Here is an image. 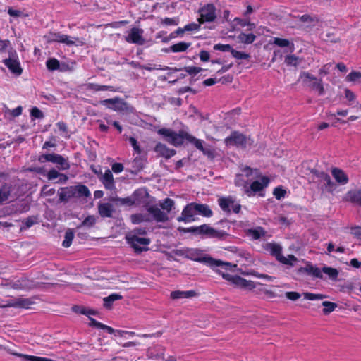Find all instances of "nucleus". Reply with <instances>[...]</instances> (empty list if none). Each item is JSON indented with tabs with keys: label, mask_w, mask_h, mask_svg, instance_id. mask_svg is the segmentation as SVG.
<instances>
[{
	"label": "nucleus",
	"mask_w": 361,
	"mask_h": 361,
	"mask_svg": "<svg viewBox=\"0 0 361 361\" xmlns=\"http://www.w3.org/2000/svg\"><path fill=\"white\" fill-rule=\"evenodd\" d=\"M158 133L163 135L168 142L174 146H180L183 145L184 140H187L188 142L193 143L195 147L200 151H203L204 148L202 140L197 139L183 130L177 133L171 129L163 128L158 130Z\"/></svg>",
	"instance_id": "1"
},
{
	"label": "nucleus",
	"mask_w": 361,
	"mask_h": 361,
	"mask_svg": "<svg viewBox=\"0 0 361 361\" xmlns=\"http://www.w3.org/2000/svg\"><path fill=\"white\" fill-rule=\"evenodd\" d=\"M322 271L329 276V279L336 281L338 276V271L333 267H324L322 270L313 267L312 264H307L305 267H300L298 269V274L307 273L317 278L322 279Z\"/></svg>",
	"instance_id": "2"
},
{
	"label": "nucleus",
	"mask_w": 361,
	"mask_h": 361,
	"mask_svg": "<svg viewBox=\"0 0 361 361\" xmlns=\"http://www.w3.org/2000/svg\"><path fill=\"white\" fill-rule=\"evenodd\" d=\"M227 146H236L243 149L250 147L253 145L254 141L250 137H246L242 133L235 131L225 139Z\"/></svg>",
	"instance_id": "3"
},
{
	"label": "nucleus",
	"mask_w": 361,
	"mask_h": 361,
	"mask_svg": "<svg viewBox=\"0 0 361 361\" xmlns=\"http://www.w3.org/2000/svg\"><path fill=\"white\" fill-rule=\"evenodd\" d=\"M219 274L221 275L222 277L228 281H231L233 284L235 285L238 287L252 290L255 288V284L252 281H247L244 278H242L239 276H232L231 274L223 272L220 269L215 270Z\"/></svg>",
	"instance_id": "4"
},
{
	"label": "nucleus",
	"mask_w": 361,
	"mask_h": 361,
	"mask_svg": "<svg viewBox=\"0 0 361 361\" xmlns=\"http://www.w3.org/2000/svg\"><path fill=\"white\" fill-rule=\"evenodd\" d=\"M38 160L41 163L49 161L56 164L59 166V169L61 170H67L70 168V164L68 159H65L60 154L54 153L41 154L39 157Z\"/></svg>",
	"instance_id": "5"
},
{
	"label": "nucleus",
	"mask_w": 361,
	"mask_h": 361,
	"mask_svg": "<svg viewBox=\"0 0 361 361\" xmlns=\"http://www.w3.org/2000/svg\"><path fill=\"white\" fill-rule=\"evenodd\" d=\"M4 65L14 75L18 76L23 73V68L20 66L17 53L15 50L9 51V57L3 61Z\"/></svg>",
	"instance_id": "6"
},
{
	"label": "nucleus",
	"mask_w": 361,
	"mask_h": 361,
	"mask_svg": "<svg viewBox=\"0 0 361 361\" xmlns=\"http://www.w3.org/2000/svg\"><path fill=\"white\" fill-rule=\"evenodd\" d=\"M126 239L128 244H130L134 249L136 253H140L142 251L148 250L147 246L150 240L146 238H141L136 235H126Z\"/></svg>",
	"instance_id": "7"
},
{
	"label": "nucleus",
	"mask_w": 361,
	"mask_h": 361,
	"mask_svg": "<svg viewBox=\"0 0 361 361\" xmlns=\"http://www.w3.org/2000/svg\"><path fill=\"white\" fill-rule=\"evenodd\" d=\"M200 18L198 22L200 24L208 22H214L216 18V7L213 4H207L199 9Z\"/></svg>",
	"instance_id": "8"
},
{
	"label": "nucleus",
	"mask_w": 361,
	"mask_h": 361,
	"mask_svg": "<svg viewBox=\"0 0 361 361\" xmlns=\"http://www.w3.org/2000/svg\"><path fill=\"white\" fill-rule=\"evenodd\" d=\"M193 259L196 262L206 264L213 269L216 267H221L225 270H228L233 267H236V264H232L230 262H223L220 259H215L209 256L194 258Z\"/></svg>",
	"instance_id": "9"
},
{
	"label": "nucleus",
	"mask_w": 361,
	"mask_h": 361,
	"mask_svg": "<svg viewBox=\"0 0 361 361\" xmlns=\"http://www.w3.org/2000/svg\"><path fill=\"white\" fill-rule=\"evenodd\" d=\"M269 183V178L263 176L262 177L260 180H254L250 186L245 185L244 192L249 197L254 196L256 192H260L264 188H266L268 185Z\"/></svg>",
	"instance_id": "10"
},
{
	"label": "nucleus",
	"mask_w": 361,
	"mask_h": 361,
	"mask_svg": "<svg viewBox=\"0 0 361 361\" xmlns=\"http://www.w3.org/2000/svg\"><path fill=\"white\" fill-rule=\"evenodd\" d=\"M44 37L48 43L59 42L68 46L75 44V42L71 40L69 36L62 34L61 32H49Z\"/></svg>",
	"instance_id": "11"
},
{
	"label": "nucleus",
	"mask_w": 361,
	"mask_h": 361,
	"mask_svg": "<svg viewBox=\"0 0 361 361\" xmlns=\"http://www.w3.org/2000/svg\"><path fill=\"white\" fill-rule=\"evenodd\" d=\"M35 298H14L6 302V304L1 305L2 308L5 307H18L28 309L35 303Z\"/></svg>",
	"instance_id": "12"
},
{
	"label": "nucleus",
	"mask_w": 361,
	"mask_h": 361,
	"mask_svg": "<svg viewBox=\"0 0 361 361\" xmlns=\"http://www.w3.org/2000/svg\"><path fill=\"white\" fill-rule=\"evenodd\" d=\"M204 235L209 238H216L219 239H223L228 234L223 231H217L212 228L207 224H203L198 226V234Z\"/></svg>",
	"instance_id": "13"
},
{
	"label": "nucleus",
	"mask_w": 361,
	"mask_h": 361,
	"mask_svg": "<svg viewBox=\"0 0 361 361\" xmlns=\"http://www.w3.org/2000/svg\"><path fill=\"white\" fill-rule=\"evenodd\" d=\"M142 34V29L138 27H133L128 31V34L125 37V39L128 43L142 45L145 43Z\"/></svg>",
	"instance_id": "14"
},
{
	"label": "nucleus",
	"mask_w": 361,
	"mask_h": 361,
	"mask_svg": "<svg viewBox=\"0 0 361 361\" xmlns=\"http://www.w3.org/2000/svg\"><path fill=\"white\" fill-rule=\"evenodd\" d=\"M197 214L195 203L188 204L182 211L181 215L177 218V221L189 223L195 220V215Z\"/></svg>",
	"instance_id": "15"
},
{
	"label": "nucleus",
	"mask_w": 361,
	"mask_h": 361,
	"mask_svg": "<svg viewBox=\"0 0 361 361\" xmlns=\"http://www.w3.org/2000/svg\"><path fill=\"white\" fill-rule=\"evenodd\" d=\"M267 250H269L271 255L283 264L292 265L289 260L281 255L282 247L279 244L268 243L267 244Z\"/></svg>",
	"instance_id": "16"
},
{
	"label": "nucleus",
	"mask_w": 361,
	"mask_h": 361,
	"mask_svg": "<svg viewBox=\"0 0 361 361\" xmlns=\"http://www.w3.org/2000/svg\"><path fill=\"white\" fill-rule=\"evenodd\" d=\"M105 104H110V108L116 111H126L128 109V104L118 97L105 99L103 102Z\"/></svg>",
	"instance_id": "17"
},
{
	"label": "nucleus",
	"mask_w": 361,
	"mask_h": 361,
	"mask_svg": "<svg viewBox=\"0 0 361 361\" xmlns=\"http://www.w3.org/2000/svg\"><path fill=\"white\" fill-rule=\"evenodd\" d=\"M147 212L149 213V215L152 214V219H153L157 222H166L169 219L167 213L154 206L148 207Z\"/></svg>",
	"instance_id": "18"
},
{
	"label": "nucleus",
	"mask_w": 361,
	"mask_h": 361,
	"mask_svg": "<svg viewBox=\"0 0 361 361\" xmlns=\"http://www.w3.org/2000/svg\"><path fill=\"white\" fill-rule=\"evenodd\" d=\"M0 348L1 349L3 348V349L7 350L10 354L16 355L19 357H23L25 360H28V361H54L51 359H49V358H46V357H37V356L27 355H23L21 353L13 352L12 350L9 348L8 345L0 344Z\"/></svg>",
	"instance_id": "19"
},
{
	"label": "nucleus",
	"mask_w": 361,
	"mask_h": 361,
	"mask_svg": "<svg viewBox=\"0 0 361 361\" xmlns=\"http://www.w3.org/2000/svg\"><path fill=\"white\" fill-rule=\"evenodd\" d=\"M11 287L15 290H30L35 287L32 281L27 278H21L14 282L11 283Z\"/></svg>",
	"instance_id": "20"
},
{
	"label": "nucleus",
	"mask_w": 361,
	"mask_h": 361,
	"mask_svg": "<svg viewBox=\"0 0 361 361\" xmlns=\"http://www.w3.org/2000/svg\"><path fill=\"white\" fill-rule=\"evenodd\" d=\"M75 192L74 186L62 188L59 192V200L62 202H67L71 198L75 197Z\"/></svg>",
	"instance_id": "21"
},
{
	"label": "nucleus",
	"mask_w": 361,
	"mask_h": 361,
	"mask_svg": "<svg viewBox=\"0 0 361 361\" xmlns=\"http://www.w3.org/2000/svg\"><path fill=\"white\" fill-rule=\"evenodd\" d=\"M154 151L166 159L171 158L176 154V151L174 149L168 148L164 144L161 142L156 145Z\"/></svg>",
	"instance_id": "22"
},
{
	"label": "nucleus",
	"mask_w": 361,
	"mask_h": 361,
	"mask_svg": "<svg viewBox=\"0 0 361 361\" xmlns=\"http://www.w3.org/2000/svg\"><path fill=\"white\" fill-rule=\"evenodd\" d=\"M133 197L136 204L145 203L147 201L149 193L145 188H139L133 192Z\"/></svg>",
	"instance_id": "23"
},
{
	"label": "nucleus",
	"mask_w": 361,
	"mask_h": 361,
	"mask_svg": "<svg viewBox=\"0 0 361 361\" xmlns=\"http://www.w3.org/2000/svg\"><path fill=\"white\" fill-rule=\"evenodd\" d=\"M246 234L252 240H256L264 237L267 234V231L261 226L255 228H250L246 231Z\"/></svg>",
	"instance_id": "24"
},
{
	"label": "nucleus",
	"mask_w": 361,
	"mask_h": 361,
	"mask_svg": "<svg viewBox=\"0 0 361 361\" xmlns=\"http://www.w3.org/2000/svg\"><path fill=\"white\" fill-rule=\"evenodd\" d=\"M98 212L102 217H111L114 212V207L109 203H101L98 206Z\"/></svg>",
	"instance_id": "25"
},
{
	"label": "nucleus",
	"mask_w": 361,
	"mask_h": 361,
	"mask_svg": "<svg viewBox=\"0 0 361 361\" xmlns=\"http://www.w3.org/2000/svg\"><path fill=\"white\" fill-rule=\"evenodd\" d=\"M101 180L106 189L113 190L115 188L113 174L109 169L105 171Z\"/></svg>",
	"instance_id": "26"
},
{
	"label": "nucleus",
	"mask_w": 361,
	"mask_h": 361,
	"mask_svg": "<svg viewBox=\"0 0 361 361\" xmlns=\"http://www.w3.org/2000/svg\"><path fill=\"white\" fill-rule=\"evenodd\" d=\"M332 176L338 183L342 185H345L348 182V176L343 171L338 168H335L332 170Z\"/></svg>",
	"instance_id": "27"
},
{
	"label": "nucleus",
	"mask_w": 361,
	"mask_h": 361,
	"mask_svg": "<svg viewBox=\"0 0 361 361\" xmlns=\"http://www.w3.org/2000/svg\"><path fill=\"white\" fill-rule=\"evenodd\" d=\"M197 295L194 290L180 291L176 290L171 293V298L173 300L180 298H190Z\"/></svg>",
	"instance_id": "28"
},
{
	"label": "nucleus",
	"mask_w": 361,
	"mask_h": 361,
	"mask_svg": "<svg viewBox=\"0 0 361 361\" xmlns=\"http://www.w3.org/2000/svg\"><path fill=\"white\" fill-rule=\"evenodd\" d=\"M145 166V161L140 157H137L131 163L130 171L131 173L137 174L140 172Z\"/></svg>",
	"instance_id": "29"
},
{
	"label": "nucleus",
	"mask_w": 361,
	"mask_h": 361,
	"mask_svg": "<svg viewBox=\"0 0 361 361\" xmlns=\"http://www.w3.org/2000/svg\"><path fill=\"white\" fill-rule=\"evenodd\" d=\"M346 199L361 207V189L350 190L346 194Z\"/></svg>",
	"instance_id": "30"
},
{
	"label": "nucleus",
	"mask_w": 361,
	"mask_h": 361,
	"mask_svg": "<svg viewBox=\"0 0 361 361\" xmlns=\"http://www.w3.org/2000/svg\"><path fill=\"white\" fill-rule=\"evenodd\" d=\"M273 44L279 47H288L290 52H293L295 49L294 44L287 39L274 37Z\"/></svg>",
	"instance_id": "31"
},
{
	"label": "nucleus",
	"mask_w": 361,
	"mask_h": 361,
	"mask_svg": "<svg viewBox=\"0 0 361 361\" xmlns=\"http://www.w3.org/2000/svg\"><path fill=\"white\" fill-rule=\"evenodd\" d=\"M131 221L133 224H140L141 222H149L152 221V216L149 213L135 214L130 216Z\"/></svg>",
	"instance_id": "32"
},
{
	"label": "nucleus",
	"mask_w": 361,
	"mask_h": 361,
	"mask_svg": "<svg viewBox=\"0 0 361 361\" xmlns=\"http://www.w3.org/2000/svg\"><path fill=\"white\" fill-rule=\"evenodd\" d=\"M11 190L12 185L9 183H5L1 186L0 189V204L8 200Z\"/></svg>",
	"instance_id": "33"
},
{
	"label": "nucleus",
	"mask_w": 361,
	"mask_h": 361,
	"mask_svg": "<svg viewBox=\"0 0 361 361\" xmlns=\"http://www.w3.org/2000/svg\"><path fill=\"white\" fill-rule=\"evenodd\" d=\"M219 204L221 209L227 213L231 212V207L233 204L234 200L232 197H221L218 200Z\"/></svg>",
	"instance_id": "34"
},
{
	"label": "nucleus",
	"mask_w": 361,
	"mask_h": 361,
	"mask_svg": "<svg viewBox=\"0 0 361 361\" xmlns=\"http://www.w3.org/2000/svg\"><path fill=\"white\" fill-rule=\"evenodd\" d=\"M123 296L118 293H112L103 299L104 307L106 309H111L113 302L116 300H121Z\"/></svg>",
	"instance_id": "35"
},
{
	"label": "nucleus",
	"mask_w": 361,
	"mask_h": 361,
	"mask_svg": "<svg viewBox=\"0 0 361 361\" xmlns=\"http://www.w3.org/2000/svg\"><path fill=\"white\" fill-rule=\"evenodd\" d=\"M75 197L79 198L82 197H87L90 196V192L88 188L82 184L75 185Z\"/></svg>",
	"instance_id": "36"
},
{
	"label": "nucleus",
	"mask_w": 361,
	"mask_h": 361,
	"mask_svg": "<svg viewBox=\"0 0 361 361\" xmlns=\"http://www.w3.org/2000/svg\"><path fill=\"white\" fill-rule=\"evenodd\" d=\"M191 45L190 42H180L169 47V51L173 53L185 51Z\"/></svg>",
	"instance_id": "37"
},
{
	"label": "nucleus",
	"mask_w": 361,
	"mask_h": 361,
	"mask_svg": "<svg viewBox=\"0 0 361 361\" xmlns=\"http://www.w3.org/2000/svg\"><path fill=\"white\" fill-rule=\"evenodd\" d=\"M54 92V94H52L51 92H44L43 97L51 103L60 102L63 99L61 92Z\"/></svg>",
	"instance_id": "38"
},
{
	"label": "nucleus",
	"mask_w": 361,
	"mask_h": 361,
	"mask_svg": "<svg viewBox=\"0 0 361 361\" xmlns=\"http://www.w3.org/2000/svg\"><path fill=\"white\" fill-rule=\"evenodd\" d=\"M195 207H196L197 214L206 217H210L212 215V211L207 204L195 203Z\"/></svg>",
	"instance_id": "39"
},
{
	"label": "nucleus",
	"mask_w": 361,
	"mask_h": 361,
	"mask_svg": "<svg viewBox=\"0 0 361 361\" xmlns=\"http://www.w3.org/2000/svg\"><path fill=\"white\" fill-rule=\"evenodd\" d=\"M345 81L353 84L361 83V72L353 71L345 77Z\"/></svg>",
	"instance_id": "40"
},
{
	"label": "nucleus",
	"mask_w": 361,
	"mask_h": 361,
	"mask_svg": "<svg viewBox=\"0 0 361 361\" xmlns=\"http://www.w3.org/2000/svg\"><path fill=\"white\" fill-rule=\"evenodd\" d=\"M241 170L250 180L259 178L260 175L257 169H252L249 166H244Z\"/></svg>",
	"instance_id": "41"
},
{
	"label": "nucleus",
	"mask_w": 361,
	"mask_h": 361,
	"mask_svg": "<svg viewBox=\"0 0 361 361\" xmlns=\"http://www.w3.org/2000/svg\"><path fill=\"white\" fill-rule=\"evenodd\" d=\"M174 71H179L181 70H184L186 71L190 75L195 76L199 73H200L202 71H203V68L200 67H196V66H186L183 68H172Z\"/></svg>",
	"instance_id": "42"
},
{
	"label": "nucleus",
	"mask_w": 361,
	"mask_h": 361,
	"mask_svg": "<svg viewBox=\"0 0 361 361\" xmlns=\"http://www.w3.org/2000/svg\"><path fill=\"white\" fill-rule=\"evenodd\" d=\"M73 238H74L73 231L71 228H68L65 233L64 240L62 243V245L64 247H69L72 243Z\"/></svg>",
	"instance_id": "43"
},
{
	"label": "nucleus",
	"mask_w": 361,
	"mask_h": 361,
	"mask_svg": "<svg viewBox=\"0 0 361 361\" xmlns=\"http://www.w3.org/2000/svg\"><path fill=\"white\" fill-rule=\"evenodd\" d=\"M240 41L244 44H252L256 39V36L252 33L245 34L240 33L238 36Z\"/></svg>",
	"instance_id": "44"
},
{
	"label": "nucleus",
	"mask_w": 361,
	"mask_h": 361,
	"mask_svg": "<svg viewBox=\"0 0 361 361\" xmlns=\"http://www.w3.org/2000/svg\"><path fill=\"white\" fill-rule=\"evenodd\" d=\"M46 66L49 71H55L60 68V63L58 59L50 58L47 61Z\"/></svg>",
	"instance_id": "45"
},
{
	"label": "nucleus",
	"mask_w": 361,
	"mask_h": 361,
	"mask_svg": "<svg viewBox=\"0 0 361 361\" xmlns=\"http://www.w3.org/2000/svg\"><path fill=\"white\" fill-rule=\"evenodd\" d=\"M322 305L324 307L323 309V313L324 314H329L337 307L336 303L329 301H324L322 303Z\"/></svg>",
	"instance_id": "46"
},
{
	"label": "nucleus",
	"mask_w": 361,
	"mask_h": 361,
	"mask_svg": "<svg viewBox=\"0 0 361 361\" xmlns=\"http://www.w3.org/2000/svg\"><path fill=\"white\" fill-rule=\"evenodd\" d=\"M162 209L166 210L167 214L170 212L174 206V201L170 198H166L163 202L160 204Z\"/></svg>",
	"instance_id": "47"
},
{
	"label": "nucleus",
	"mask_w": 361,
	"mask_h": 361,
	"mask_svg": "<svg viewBox=\"0 0 361 361\" xmlns=\"http://www.w3.org/2000/svg\"><path fill=\"white\" fill-rule=\"evenodd\" d=\"M304 298L309 300H320L326 298V295L323 294H315L312 293H305Z\"/></svg>",
	"instance_id": "48"
},
{
	"label": "nucleus",
	"mask_w": 361,
	"mask_h": 361,
	"mask_svg": "<svg viewBox=\"0 0 361 361\" xmlns=\"http://www.w3.org/2000/svg\"><path fill=\"white\" fill-rule=\"evenodd\" d=\"M298 57L295 55H288L285 57V63L288 66H297L298 64Z\"/></svg>",
	"instance_id": "49"
},
{
	"label": "nucleus",
	"mask_w": 361,
	"mask_h": 361,
	"mask_svg": "<svg viewBox=\"0 0 361 361\" xmlns=\"http://www.w3.org/2000/svg\"><path fill=\"white\" fill-rule=\"evenodd\" d=\"M324 178L325 181L324 182V185L327 188L328 191L332 192L335 189V183L331 181L329 174L324 176Z\"/></svg>",
	"instance_id": "50"
},
{
	"label": "nucleus",
	"mask_w": 361,
	"mask_h": 361,
	"mask_svg": "<svg viewBox=\"0 0 361 361\" xmlns=\"http://www.w3.org/2000/svg\"><path fill=\"white\" fill-rule=\"evenodd\" d=\"M30 116L33 118L42 119L44 117L43 112L37 107L35 106L30 110Z\"/></svg>",
	"instance_id": "51"
},
{
	"label": "nucleus",
	"mask_w": 361,
	"mask_h": 361,
	"mask_svg": "<svg viewBox=\"0 0 361 361\" xmlns=\"http://www.w3.org/2000/svg\"><path fill=\"white\" fill-rule=\"evenodd\" d=\"M96 220L93 216H88L85 220L82 222V224L78 226V228H80L83 226H87L88 227H92L95 224Z\"/></svg>",
	"instance_id": "52"
},
{
	"label": "nucleus",
	"mask_w": 361,
	"mask_h": 361,
	"mask_svg": "<svg viewBox=\"0 0 361 361\" xmlns=\"http://www.w3.org/2000/svg\"><path fill=\"white\" fill-rule=\"evenodd\" d=\"M231 54L234 58L237 59H247L248 58H250L249 54L235 50L233 48L231 51Z\"/></svg>",
	"instance_id": "53"
},
{
	"label": "nucleus",
	"mask_w": 361,
	"mask_h": 361,
	"mask_svg": "<svg viewBox=\"0 0 361 361\" xmlns=\"http://www.w3.org/2000/svg\"><path fill=\"white\" fill-rule=\"evenodd\" d=\"M214 49L224 52L230 51L231 53L233 47L230 44H216L214 46Z\"/></svg>",
	"instance_id": "54"
},
{
	"label": "nucleus",
	"mask_w": 361,
	"mask_h": 361,
	"mask_svg": "<svg viewBox=\"0 0 361 361\" xmlns=\"http://www.w3.org/2000/svg\"><path fill=\"white\" fill-rule=\"evenodd\" d=\"M169 103H170L172 106H179L181 105L183 99L178 97H169L166 99Z\"/></svg>",
	"instance_id": "55"
},
{
	"label": "nucleus",
	"mask_w": 361,
	"mask_h": 361,
	"mask_svg": "<svg viewBox=\"0 0 361 361\" xmlns=\"http://www.w3.org/2000/svg\"><path fill=\"white\" fill-rule=\"evenodd\" d=\"M286 192L281 187H277L274 190V195L277 200H281L285 197Z\"/></svg>",
	"instance_id": "56"
},
{
	"label": "nucleus",
	"mask_w": 361,
	"mask_h": 361,
	"mask_svg": "<svg viewBox=\"0 0 361 361\" xmlns=\"http://www.w3.org/2000/svg\"><path fill=\"white\" fill-rule=\"evenodd\" d=\"M178 231L180 233H192L198 234V226H192L190 228L178 227Z\"/></svg>",
	"instance_id": "57"
},
{
	"label": "nucleus",
	"mask_w": 361,
	"mask_h": 361,
	"mask_svg": "<svg viewBox=\"0 0 361 361\" xmlns=\"http://www.w3.org/2000/svg\"><path fill=\"white\" fill-rule=\"evenodd\" d=\"M310 85L314 89V90H324V87L321 79H317L312 81L310 83Z\"/></svg>",
	"instance_id": "58"
},
{
	"label": "nucleus",
	"mask_w": 361,
	"mask_h": 361,
	"mask_svg": "<svg viewBox=\"0 0 361 361\" xmlns=\"http://www.w3.org/2000/svg\"><path fill=\"white\" fill-rule=\"evenodd\" d=\"M162 23L166 25H177L178 20L176 18L166 17L161 20Z\"/></svg>",
	"instance_id": "59"
},
{
	"label": "nucleus",
	"mask_w": 361,
	"mask_h": 361,
	"mask_svg": "<svg viewBox=\"0 0 361 361\" xmlns=\"http://www.w3.org/2000/svg\"><path fill=\"white\" fill-rule=\"evenodd\" d=\"M301 295L298 292H286V297L293 301H295L298 300L300 298Z\"/></svg>",
	"instance_id": "60"
},
{
	"label": "nucleus",
	"mask_w": 361,
	"mask_h": 361,
	"mask_svg": "<svg viewBox=\"0 0 361 361\" xmlns=\"http://www.w3.org/2000/svg\"><path fill=\"white\" fill-rule=\"evenodd\" d=\"M310 172L312 174V178L314 182H316V179L319 176H323V177H324V176H326L327 174L326 173L322 171H319L316 169H311Z\"/></svg>",
	"instance_id": "61"
},
{
	"label": "nucleus",
	"mask_w": 361,
	"mask_h": 361,
	"mask_svg": "<svg viewBox=\"0 0 361 361\" xmlns=\"http://www.w3.org/2000/svg\"><path fill=\"white\" fill-rule=\"evenodd\" d=\"M23 223L25 224L26 228H30L35 224L37 223L36 217H35V216H29V217L26 218L23 221Z\"/></svg>",
	"instance_id": "62"
},
{
	"label": "nucleus",
	"mask_w": 361,
	"mask_h": 361,
	"mask_svg": "<svg viewBox=\"0 0 361 361\" xmlns=\"http://www.w3.org/2000/svg\"><path fill=\"white\" fill-rule=\"evenodd\" d=\"M185 31H195L199 30L200 28V24L192 23L187 24L184 26Z\"/></svg>",
	"instance_id": "63"
},
{
	"label": "nucleus",
	"mask_w": 361,
	"mask_h": 361,
	"mask_svg": "<svg viewBox=\"0 0 361 361\" xmlns=\"http://www.w3.org/2000/svg\"><path fill=\"white\" fill-rule=\"evenodd\" d=\"M128 140H129L130 143L131 144L132 147H133L134 150L137 154H140L141 149H140V146L138 145L136 139L133 137H129Z\"/></svg>",
	"instance_id": "64"
}]
</instances>
